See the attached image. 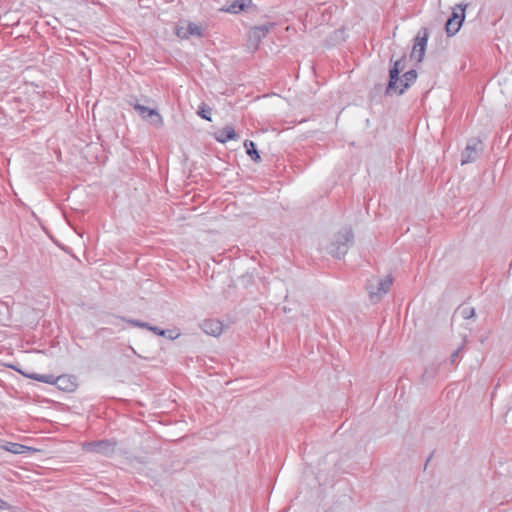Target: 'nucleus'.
I'll return each mask as SVG.
<instances>
[{
    "instance_id": "obj_1",
    "label": "nucleus",
    "mask_w": 512,
    "mask_h": 512,
    "mask_svg": "<svg viewBox=\"0 0 512 512\" xmlns=\"http://www.w3.org/2000/svg\"><path fill=\"white\" fill-rule=\"evenodd\" d=\"M399 65L400 62L397 61L390 70L389 88L398 90L399 93H403L412 83L415 82L417 74L415 70H410L403 75L402 79H400L398 77L400 72Z\"/></svg>"
},
{
    "instance_id": "obj_2",
    "label": "nucleus",
    "mask_w": 512,
    "mask_h": 512,
    "mask_svg": "<svg viewBox=\"0 0 512 512\" xmlns=\"http://www.w3.org/2000/svg\"><path fill=\"white\" fill-rule=\"evenodd\" d=\"M34 380L55 384L64 392H74L78 386L76 378L72 375L54 377L53 375H40L34 373Z\"/></svg>"
},
{
    "instance_id": "obj_3",
    "label": "nucleus",
    "mask_w": 512,
    "mask_h": 512,
    "mask_svg": "<svg viewBox=\"0 0 512 512\" xmlns=\"http://www.w3.org/2000/svg\"><path fill=\"white\" fill-rule=\"evenodd\" d=\"M428 41V32L426 29L419 32L414 40V45L410 54L411 59L416 62H421L426 50V45Z\"/></svg>"
},
{
    "instance_id": "obj_4",
    "label": "nucleus",
    "mask_w": 512,
    "mask_h": 512,
    "mask_svg": "<svg viewBox=\"0 0 512 512\" xmlns=\"http://www.w3.org/2000/svg\"><path fill=\"white\" fill-rule=\"evenodd\" d=\"M392 283L393 279L389 275L384 278L373 279L368 285V291L371 298L387 293Z\"/></svg>"
},
{
    "instance_id": "obj_5",
    "label": "nucleus",
    "mask_w": 512,
    "mask_h": 512,
    "mask_svg": "<svg viewBox=\"0 0 512 512\" xmlns=\"http://www.w3.org/2000/svg\"><path fill=\"white\" fill-rule=\"evenodd\" d=\"M465 8L466 6L458 5L457 9L453 11L452 17L447 20L446 31L448 35H454L460 29L465 18Z\"/></svg>"
},
{
    "instance_id": "obj_6",
    "label": "nucleus",
    "mask_w": 512,
    "mask_h": 512,
    "mask_svg": "<svg viewBox=\"0 0 512 512\" xmlns=\"http://www.w3.org/2000/svg\"><path fill=\"white\" fill-rule=\"evenodd\" d=\"M177 35L181 38H188L190 36H202L203 27L194 23H188L186 26H181L177 29Z\"/></svg>"
},
{
    "instance_id": "obj_7",
    "label": "nucleus",
    "mask_w": 512,
    "mask_h": 512,
    "mask_svg": "<svg viewBox=\"0 0 512 512\" xmlns=\"http://www.w3.org/2000/svg\"><path fill=\"white\" fill-rule=\"evenodd\" d=\"M203 331L211 336H219L223 332V324L219 320L207 319L202 324Z\"/></svg>"
},
{
    "instance_id": "obj_8",
    "label": "nucleus",
    "mask_w": 512,
    "mask_h": 512,
    "mask_svg": "<svg viewBox=\"0 0 512 512\" xmlns=\"http://www.w3.org/2000/svg\"><path fill=\"white\" fill-rule=\"evenodd\" d=\"M134 109L136 111L139 112V114L143 117V118H154V123L158 126H162L163 125V119L161 117V115L154 109H151V108H148L146 106H143V105H140V104H136L134 106Z\"/></svg>"
},
{
    "instance_id": "obj_9",
    "label": "nucleus",
    "mask_w": 512,
    "mask_h": 512,
    "mask_svg": "<svg viewBox=\"0 0 512 512\" xmlns=\"http://www.w3.org/2000/svg\"><path fill=\"white\" fill-rule=\"evenodd\" d=\"M215 138L220 143H226L229 140H234L237 138V134L232 126H226L222 129H219L215 133Z\"/></svg>"
},
{
    "instance_id": "obj_10",
    "label": "nucleus",
    "mask_w": 512,
    "mask_h": 512,
    "mask_svg": "<svg viewBox=\"0 0 512 512\" xmlns=\"http://www.w3.org/2000/svg\"><path fill=\"white\" fill-rule=\"evenodd\" d=\"M252 4V0H236L227 8L223 9L225 12L229 13H239L244 9L248 8Z\"/></svg>"
},
{
    "instance_id": "obj_11",
    "label": "nucleus",
    "mask_w": 512,
    "mask_h": 512,
    "mask_svg": "<svg viewBox=\"0 0 512 512\" xmlns=\"http://www.w3.org/2000/svg\"><path fill=\"white\" fill-rule=\"evenodd\" d=\"M244 147L246 149V153L250 156V158L254 162L259 163L261 161L260 154L256 150L255 143L253 141L245 140L244 141Z\"/></svg>"
},
{
    "instance_id": "obj_12",
    "label": "nucleus",
    "mask_w": 512,
    "mask_h": 512,
    "mask_svg": "<svg viewBox=\"0 0 512 512\" xmlns=\"http://www.w3.org/2000/svg\"><path fill=\"white\" fill-rule=\"evenodd\" d=\"M6 451H9L14 454H22L27 451H30L31 448L22 444L8 442L3 446Z\"/></svg>"
},
{
    "instance_id": "obj_13",
    "label": "nucleus",
    "mask_w": 512,
    "mask_h": 512,
    "mask_svg": "<svg viewBox=\"0 0 512 512\" xmlns=\"http://www.w3.org/2000/svg\"><path fill=\"white\" fill-rule=\"evenodd\" d=\"M480 146H481V143L479 141L477 143H475L474 146L468 145L466 148L467 156L462 159V164H465V163H468L469 161H471L473 158V154H475L477 152V150L480 148Z\"/></svg>"
},
{
    "instance_id": "obj_14",
    "label": "nucleus",
    "mask_w": 512,
    "mask_h": 512,
    "mask_svg": "<svg viewBox=\"0 0 512 512\" xmlns=\"http://www.w3.org/2000/svg\"><path fill=\"white\" fill-rule=\"evenodd\" d=\"M208 113H209V110H207V111H206V110H204L203 108H201V109H200V111L198 112V114H199L203 119H206V120L210 121V120H211V118L209 117Z\"/></svg>"
},
{
    "instance_id": "obj_15",
    "label": "nucleus",
    "mask_w": 512,
    "mask_h": 512,
    "mask_svg": "<svg viewBox=\"0 0 512 512\" xmlns=\"http://www.w3.org/2000/svg\"><path fill=\"white\" fill-rule=\"evenodd\" d=\"M132 324H134L135 326H139V327H146V324H144V323H140V322H134V321H132Z\"/></svg>"
},
{
    "instance_id": "obj_16",
    "label": "nucleus",
    "mask_w": 512,
    "mask_h": 512,
    "mask_svg": "<svg viewBox=\"0 0 512 512\" xmlns=\"http://www.w3.org/2000/svg\"><path fill=\"white\" fill-rule=\"evenodd\" d=\"M151 330H153L154 332H157L159 335H164V331H158L157 328H150Z\"/></svg>"
},
{
    "instance_id": "obj_17",
    "label": "nucleus",
    "mask_w": 512,
    "mask_h": 512,
    "mask_svg": "<svg viewBox=\"0 0 512 512\" xmlns=\"http://www.w3.org/2000/svg\"><path fill=\"white\" fill-rule=\"evenodd\" d=\"M22 374H24L26 377L28 378H32V373H24L22 371H20Z\"/></svg>"
},
{
    "instance_id": "obj_18",
    "label": "nucleus",
    "mask_w": 512,
    "mask_h": 512,
    "mask_svg": "<svg viewBox=\"0 0 512 512\" xmlns=\"http://www.w3.org/2000/svg\"><path fill=\"white\" fill-rule=\"evenodd\" d=\"M5 504L3 500L0 499V508Z\"/></svg>"
}]
</instances>
